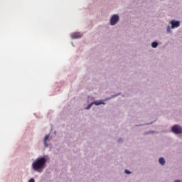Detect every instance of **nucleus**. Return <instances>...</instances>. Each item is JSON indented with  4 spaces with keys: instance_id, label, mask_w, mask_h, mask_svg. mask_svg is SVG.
Listing matches in <instances>:
<instances>
[{
    "instance_id": "1",
    "label": "nucleus",
    "mask_w": 182,
    "mask_h": 182,
    "mask_svg": "<svg viewBox=\"0 0 182 182\" xmlns=\"http://www.w3.org/2000/svg\"><path fill=\"white\" fill-rule=\"evenodd\" d=\"M45 164H46V160H38L33 163V168L36 171H38V170H39V168H42Z\"/></svg>"
},
{
    "instance_id": "3",
    "label": "nucleus",
    "mask_w": 182,
    "mask_h": 182,
    "mask_svg": "<svg viewBox=\"0 0 182 182\" xmlns=\"http://www.w3.org/2000/svg\"><path fill=\"white\" fill-rule=\"evenodd\" d=\"M119 22V16L117 14H114L110 19V25H116Z\"/></svg>"
},
{
    "instance_id": "7",
    "label": "nucleus",
    "mask_w": 182,
    "mask_h": 182,
    "mask_svg": "<svg viewBox=\"0 0 182 182\" xmlns=\"http://www.w3.org/2000/svg\"><path fill=\"white\" fill-rule=\"evenodd\" d=\"M48 140H49V135H46L43 139L45 147H48Z\"/></svg>"
},
{
    "instance_id": "13",
    "label": "nucleus",
    "mask_w": 182,
    "mask_h": 182,
    "mask_svg": "<svg viewBox=\"0 0 182 182\" xmlns=\"http://www.w3.org/2000/svg\"><path fill=\"white\" fill-rule=\"evenodd\" d=\"M167 31H168V32H170V26H168Z\"/></svg>"
},
{
    "instance_id": "11",
    "label": "nucleus",
    "mask_w": 182,
    "mask_h": 182,
    "mask_svg": "<svg viewBox=\"0 0 182 182\" xmlns=\"http://www.w3.org/2000/svg\"><path fill=\"white\" fill-rule=\"evenodd\" d=\"M28 182H35V179L31 178V179L28 181Z\"/></svg>"
},
{
    "instance_id": "2",
    "label": "nucleus",
    "mask_w": 182,
    "mask_h": 182,
    "mask_svg": "<svg viewBox=\"0 0 182 182\" xmlns=\"http://www.w3.org/2000/svg\"><path fill=\"white\" fill-rule=\"evenodd\" d=\"M171 132L174 133V134H181L182 127L179 125L175 124L171 127Z\"/></svg>"
},
{
    "instance_id": "6",
    "label": "nucleus",
    "mask_w": 182,
    "mask_h": 182,
    "mask_svg": "<svg viewBox=\"0 0 182 182\" xmlns=\"http://www.w3.org/2000/svg\"><path fill=\"white\" fill-rule=\"evenodd\" d=\"M72 39H79V38H82V35H80V33H73L71 34Z\"/></svg>"
},
{
    "instance_id": "4",
    "label": "nucleus",
    "mask_w": 182,
    "mask_h": 182,
    "mask_svg": "<svg viewBox=\"0 0 182 182\" xmlns=\"http://www.w3.org/2000/svg\"><path fill=\"white\" fill-rule=\"evenodd\" d=\"M95 105L96 106H99L100 105H105V102L100 101V102H92L91 104L88 105L87 107L85 108L87 110H89V109H90V107H92V105Z\"/></svg>"
},
{
    "instance_id": "8",
    "label": "nucleus",
    "mask_w": 182,
    "mask_h": 182,
    "mask_svg": "<svg viewBox=\"0 0 182 182\" xmlns=\"http://www.w3.org/2000/svg\"><path fill=\"white\" fill-rule=\"evenodd\" d=\"M151 46H152V48H157V46H159V43L158 42H153L151 43Z\"/></svg>"
},
{
    "instance_id": "15",
    "label": "nucleus",
    "mask_w": 182,
    "mask_h": 182,
    "mask_svg": "<svg viewBox=\"0 0 182 182\" xmlns=\"http://www.w3.org/2000/svg\"><path fill=\"white\" fill-rule=\"evenodd\" d=\"M175 182H182L181 181H176Z\"/></svg>"
},
{
    "instance_id": "14",
    "label": "nucleus",
    "mask_w": 182,
    "mask_h": 182,
    "mask_svg": "<svg viewBox=\"0 0 182 182\" xmlns=\"http://www.w3.org/2000/svg\"><path fill=\"white\" fill-rule=\"evenodd\" d=\"M159 160H164V158L161 157V158H159Z\"/></svg>"
},
{
    "instance_id": "12",
    "label": "nucleus",
    "mask_w": 182,
    "mask_h": 182,
    "mask_svg": "<svg viewBox=\"0 0 182 182\" xmlns=\"http://www.w3.org/2000/svg\"><path fill=\"white\" fill-rule=\"evenodd\" d=\"M37 160H46V159L45 158H41V159L38 158Z\"/></svg>"
},
{
    "instance_id": "9",
    "label": "nucleus",
    "mask_w": 182,
    "mask_h": 182,
    "mask_svg": "<svg viewBox=\"0 0 182 182\" xmlns=\"http://www.w3.org/2000/svg\"><path fill=\"white\" fill-rule=\"evenodd\" d=\"M159 161L161 164V166H164V164H166V161L165 160H159Z\"/></svg>"
},
{
    "instance_id": "5",
    "label": "nucleus",
    "mask_w": 182,
    "mask_h": 182,
    "mask_svg": "<svg viewBox=\"0 0 182 182\" xmlns=\"http://www.w3.org/2000/svg\"><path fill=\"white\" fill-rule=\"evenodd\" d=\"M171 25L172 29H174V28H178V26H180V21L172 20L171 21Z\"/></svg>"
},
{
    "instance_id": "10",
    "label": "nucleus",
    "mask_w": 182,
    "mask_h": 182,
    "mask_svg": "<svg viewBox=\"0 0 182 182\" xmlns=\"http://www.w3.org/2000/svg\"><path fill=\"white\" fill-rule=\"evenodd\" d=\"M124 173H125V174H132V172L127 169L124 170Z\"/></svg>"
}]
</instances>
